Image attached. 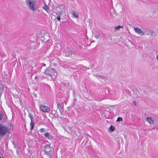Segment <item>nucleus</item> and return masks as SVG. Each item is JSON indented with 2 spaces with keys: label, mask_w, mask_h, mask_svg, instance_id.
<instances>
[{
  "label": "nucleus",
  "mask_w": 158,
  "mask_h": 158,
  "mask_svg": "<svg viewBox=\"0 0 158 158\" xmlns=\"http://www.w3.org/2000/svg\"><path fill=\"white\" fill-rule=\"evenodd\" d=\"M110 131L111 132H112L115 130V127L113 125H111L109 128Z\"/></svg>",
  "instance_id": "14"
},
{
  "label": "nucleus",
  "mask_w": 158,
  "mask_h": 158,
  "mask_svg": "<svg viewBox=\"0 0 158 158\" xmlns=\"http://www.w3.org/2000/svg\"><path fill=\"white\" fill-rule=\"evenodd\" d=\"M44 151L46 154H49L52 152V147L49 145H46L44 149Z\"/></svg>",
  "instance_id": "5"
},
{
  "label": "nucleus",
  "mask_w": 158,
  "mask_h": 158,
  "mask_svg": "<svg viewBox=\"0 0 158 158\" xmlns=\"http://www.w3.org/2000/svg\"><path fill=\"white\" fill-rule=\"evenodd\" d=\"M56 14L58 16H57L56 19L59 21H60V15L61 14V12H56Z\"/></svg>",
  "instance_id": "12"
},
{
  "label": "nucleus",
  "mask_w": 158,
  "mask_h": 158,
  "mask_svg": "<svg viewBox=\"0 0 158 158\" xmlns=\"http://www.w3.org/2000/svg\"><path fill=\"white\" fill-rule=\"evenodd\" d=\"M44 37H45L44 36H43L41 37V40H42L44 42H45L47 41V40H45Z\"/></svg>",
  "instance_id": "17"
},
{
  "label": "nucleus",
  "mask_w": 158,
  "mask_h": 158,
  "mask_svg": "<svg viewBox=\"0 0 158 158\" xmlns=\"http://www.w3.org/2000/svg\"><path fill=\"white\" fill-rule=\"evenodd\" d=\"M43 8L46 11H47V12L48 11V10H49L48 9V7L47 6H44V7H43Z\"/></svg>",
  "instance_id": "18"
},
{
  "label": "nucleus",
  "mask_w": 158,
  "mask_h": 158,
  "mask_svg": "<svg viewBox=\"0 0 158 158\" xmlns=\"http://www.w3.org/2000/svg\"><path fill=\"white\" fill-rule=\"evenodd\" d=\"M57 108L59 109L60 112V114L62 115V114L63 112V110L61 106L59 103H57Z\"/></svg>",
  "instance_id": "11"
},
{
  "label": "nucleus",
  "mask_w": 158,
  "mask_h": 158,
  "mask_svg": "<svg viewBox=\"0 0 158 158\" xmlns=\"http://www.w3.org/2000/svg\"><path fill=\"white\" fill-rule=\"evenodd\" d=\"M40 132H44L45 131V129L44 128H41L40 129Z\"/></svg>",
  "instance_id": "22"
},
{
  "label": "nucleus",
  "mask_w": 158,
  "mask_h": 158,
  "mask_svg": "<svg viewBox=\"0 0 158 158\" xmlns=\"http://www.w3.org/2000/svg\"><path fill=\"white\" fill-rule=\"evenodd\" d=\"M133 103L135 105H136V102L135 101H133Z\"/></svg>",
  "instance_id": "27"
},
{
  "label": "nucleus",
  "mask_w": 158,
  "mask_h": 158,
  "mask_svg": "<svg viewBox=\"0 0 158 158\" xmlns=\"http://www.w3.org/2000/svg\"><path fill=\"white\" fill-rule=\"evenodd\" d=\"M123 119L122 117H119L117 118V121L119 122V121H122L123 120Z\"/></svg>",
  "instance_id": "20"
},
{
  "label": "nucleus",
  "mask_w": 158,
  "mask_h": 158,
  "mask_svg": "<svg viewBox=\"0 0 158 158\" xmlns=\"http://www.w3.org/2000/svg\"><path fill=\"white\" fill-rule=\"evenodd\" d=\"M44 66H45V64L44 65Z\"/></svg>",
  "instance_id": "29"
},
{
  "label": "nucleus",
  "mask_w": 158,
  "mask_h": 158,
  "mask_svg": "<svg viewBox=\"0 0 158 158\" xmlns=\"http://www.w3.org/2000/svg\"><path fill=\"white\" fill-rule=\"evenodd\" d=\"M2 87H0V97L2 94Z\"/></svg>",
  "instance_id": "23"
},
{
  "label": "nucleus",
  "mask_w": 158,
  "mask_h": 158,
  "mask_svg": "<svg viewBox=\"0 0 158 158\" xmlns=\"http://www.w3.org/2000/svg\"><path fill=\"white\" fill-rule=\"evenodd\" d=\"M0 158H2L0 156Z\"/></svg>",
  "instance_id": "30"
},
{
  "label": "nucleus",
  "mask_w": 158,
  "mask_h": 158,
  "mask_svg": "<svg viewBox=\"0 0 158 158\" xmlns=\"http://www.w3.org/2000/svg\"><path fill=\"white\" fill-rule=\"evenodd\" d=\"M34 124L35 123L34 120L31 121V122L30 124L31 127V130L33 129L34 126Z\"/></svg>",
  "instance_id": "13"
},
{
  "label": "nucleus",
  "mask_w": 158,
  "mask_h": 158,
  "mask_svg": "<svg viewBox=\"0 0 158 158\" xmlns=\"http://www.w3.org/2000/svg\"><path fill=\"white\" fill-rule=\"evenodd\" d=\"M96 77L100 81L102 82H104L106 79L105 77L102 75H97Z\"/></svg>",
  "instance_id": "8"
},
{
  "label": "nucleus",
  "mask_w": 158,
  "mask_h": 158,
  "mask_svg": "<svg viewBox=\"0 0 158 158\" xmlns=\"http://www.w3.org/2000/svg\"><path fill=\"white\" fill-rule=\"evenodd\" d=\"M99 35L98 34H95L94 35V37H95L96 39H98L99 37Z\"/></svg>",
  "instance_id": "24"
},
{
  "label": "nucleus",
  "mask_w": 158,
  "mask_h": 158,
  "mask_svg": "<svg viewBox=\"0 0 158 158\" xmlns=\"http://www.w3.org/2000/svg\"><path fill=\"white\" fill-rule=\"evenodd\" d=\"M13 144L14 146V147L16 149L18 148V147L15 144V143H13Z\"/></svg>",
  "instance_id": "25"
},
{
  "label": "nucleus",
  "mask_w": 158,
  "mask_h": 158,
  "mask_svg": "<svg viewBox=\"0 0 158 158\" xmlns=\"http://www.w3.org/2000/svg\"><path fill=\"white\" fill-rule=\"evenodd\" d=\"M73 16L76 18H78V15L75 12H73Z\"/></svg>",
  "instance_id": "16"
},
{
  "label": "nucleus",
  "mask_w": 158,
  "mask_h": 158,
  "mask_svg": "<svg viewBox=\"0 0 158 158\" xmlns=\"http://www.w3.org/2000/svg\"><path fill=\"white\" fill-rule=\"evenodd\" d=\"M146 120L148 121L151 125H154V121L152 118L147 117Z\"/></svg>",
  "instance_id": "9"
},
{
  "label": "nucleus",
  "mask_w": 158,
  "mask_h": 158,
  "mask_svg": "<svg viewBox=\"0 0 158 158\" xmlns=\"http://www.w3.org/2000/svg\"><path fill=\"white\" fill-rule=\"evenodd\" d=\"M149 32H150V34H151V35L152 36H154V35H155V33L153 31H149Z\"/></svg>",
  "instance_id": "21"
},
{
  "label": "nucleus",
  "mask_w": 158,
  "mask_h": 158,
  "mask_svg": "<svg viewBox=\"0 0 158 158\" xmlns=\"http://www.w3.org/2000/svg\"><path fill=\"white\" fill-rule=\"evenodd\" d=\"M28 116L30 118L31 121L34 120L33 117L31 114L29 113Z\"/></svg>",
  "instance_id": "15"
},
{
  "label": "nucleus",
  "mask_w": 158,
  "mask_h": 158,
  "mask_svg": "<svg viewBox=\"0 0 158 158\" xmlns=\"http://www.w3.org/2000/svg\"><path fill=\"white\" fill-rule=\"evenodd\" d=\"M7 131V128L0 124V137H3Z\"/></svg>",
  "instance_id": "3"
},
{
  "label": "nucleus",
  "mask_w": 158,
  "mask_h": 158,
  "mask_svg": "<svg viewBox=\"0 0 158 158\" xmlns=\"http://www.w3.org/2000/svg\"><path fill=\"white\" fill-rule=\"evenodd\" d=\"M156 59L157 60V61H158V54L157 55H156Z\"/></svg>",
  "instance_id": "26"
},
{
  "label": "nucleus",
  "mask_w": 158,
  "mask_h": 158,
  "mask_svg": "<svg viewBox=\"0 0 158 158\" xmlns=\"http://www.w3.org/2000/svg\"><path fill=\"white\" fill-rule=\"evenodd\" d=\"M44 73L48 77H50L49 80H50L55 78L57 75V72L56 69L51 67L47 69Z\"/></svg>",
  "instance_id": "1"
},
{
  "label": "nucleus",
  "mask_w": 158,
  "mask_h": 158,
  "mask_svg": "<svg viewBox=\"0 0 158 158\" xmlns=\"http://www.w3.org/2000/svg\"><path fill=\"white\" fill-rule=\"evenodd\" d=\"M44 66H45V64L44 65Z\"/></svg>",
  "instance_id": "28"
},
{
  "label": "nucleus",
  "mask_w": 158,
  "mask_h": 158,
  "mask_svg": "<svg viewBox=\"0 0 158 158\" xmlns=\"http://www.w3.org/2000/svg\"><path fill=\"white\" fill-rule=\"evenodd\" d=\"M44 136L49 140H52L53 138V136L50 135V134L48 132H47L44 134Z\"/></svg>",
  "instance_id": "10"
},
{
  "label": "nucleus",
  "mask_w": 158,
  "mask_h": 158,
  "mask_svg": "<svg viewBox=\"0 0 158 158\" xmlns=\"http://www.w3.org/2000/svg\"><path fill=\"white\" fill-rule=\"evenodd\" d=\"M134 30L137 33L139 34L141 36H143L144 34V32L139 27H135Z\"/></svg>",
  "instance_id": "7"
},
{
  "label": "nucleus",
  "mask_w": 158,
  "mask_h": 158,
  "mask_svg": "<svg viewBox=\"0 0 158 158\" xmlns=\"http://www.w3.org/2000/svg\"><path fill=\"white\" fill-rule=\"evenodd\" d=\"M65 56H67L73 57L74 56V52L71 50L68 47H67L65 50Z\"/></svg>",
  "instance_id": "4"
},
{
  "label": "nucleus",
  "mask_w": 158,
  "mask_h": 158,
  "mask_svg": "<svg viewBox=\"0 0 158 158\" xmlns=\"http://www.w3.org/2000/svg\"><path fill=\"white\" fill-rule=\"evenodd\" d=\"M123 26H116V27H115V29H118L119 28H123Z\"/></svg>",
  "instance_id": "19"
},
{
  "label": "nucleus",
  "mask_w": 158,
  "mask_h": 158,
  "mask_svg": "<svg viewBox=\"0 0 158 158\" xmlns=\"http://www.w3.org/2000/svg\"><path fill=\"white\" fill-rule=\"evenodd\" d=\"M26 3L28 5V8L31 11L36 10L37 8L36 0H26Z\"/></svg>",
  "instance_id": "2"
},
{
  "label": "nucleus",
  "mask_w": 158,
  "mask_h": 158,
  "mask_svg": "<svg viewBox=\"0 0 158 158\" xmlns=\"http://www.w3.org/2000/svg\"><path fill=\"white\" fill-rule=\"evenodd\" d=\"M40 108L41 110L45 113L48 112L50 111L49 108L45 105H42L40 106Z\"/></svg>",
  "instance_id": "6"
}]
</instances>
